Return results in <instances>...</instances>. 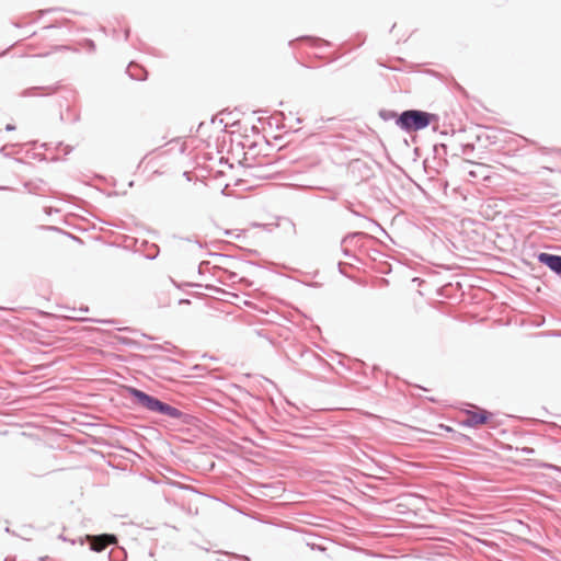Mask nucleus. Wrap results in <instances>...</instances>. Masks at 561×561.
<instances>
[{"label": "nucleus", "instance_id": "a19ab883", "mask_svg": "<svg viewBox=\"0 0 561 561\" xmlns=\"http://www.w3.org/2000/svg\"><path fill=\"white\" fill-rule=\"evenodd\" d=\"M352 214L355 215V216L362 217V215L357 210H355V209H353Z\"/></svg>", "mask_w": 561, "mask_h": 561}, {"label": "nucleus", "instance_id": "a878e982", "mask_svg": "<svg viewBox=\"0 0 561 561\" xmlns=\"http://www.w3.org/2000/svg\"><path fill=\"white\" fill-rule=\"evenodd\" d=\"M454 87L457 91L461 92L462 94L467 95V92L466 90L458 83V82H454Z\"/></svg>", "mask_w": 561, "mask_h": 561}, {"label": "nucleus", "instance_id": "c03bdc74", "mask_svg": "<svg viewBox=\"0 0 561 561\" xmlns=\"http://www.w3.org/2000/svg\"><path fill=\"white\" fill-rule=\"evenodd\" d=\"M236 276H237V274H236V273H230V276H229V277H230L231 279H233Z\"/></svg>", "mask_w": 561, "mask_h": 561}, {"label": "nucleus", "instance_id": "c85d7f7f", "mask_svg": "<svg viewBox=\"0 0 561 561\" xmlns=\"http://www.w3.org/2000/svg\"><path fill=\"white\" fill-rule=\"evenodd\" d=\"M458 442H469L470 440V437L465 435V434H459V438L457 439Z\"/></svg>", "mask_w": 561, "mask_h": 561}, {"label": "nucleus", "instance_id": "de8ad7c7", "mask_svg": "<svg viewBox=\"0 0 561 561\" xmlns=\"http://www.w3.org/2000/svg\"><path fill=\"white\" fill-rule=\"evenodd\" d=\"M59 538L62 540H66L65 536H62V535H60Z\"/></svg>", "mask_w": 561, "mask_h": 561}, {"label": "nucleus", "instance_id": "dca6fc26", "mask_svg": "<svg viewBox=\"0 0 561 561\" xmlns=\"http://www.w3.org/2000/svg\"><path fill=\"white\" fill-rule=\"evenodd\" d=\"M20 146L21 145L19 144H7L0 148V154H2L4 158H11L14 152L9 149H13Z\"/></svg>", "mask_w": 561, "mask_h": 561}, {"label": "nucleus", "instance_id": "39448f33", "mask_svg": "<svg viewBox=\"0 0 561 561\" xmlns=\"http://www.w3.org/2000/svg\"><path fill=\"white\" fill-rule=\"evenodd\" d=\"M85 539L90 543V549L94 552H102L107 546H116L118 543L117 536L108 533L87 535Z\"/></svg>", "mask_w": 561, "mask_h": 561}, {"label": "nucleus", "instance_id": "58836bf2", "mask_svg": "<svg viewBox=\"0 0 561 561\" xmlns=\"http://www.w3.org/2000/svg\"><path fill=\"white\" fill-rule=\"evenodd\" d=\"M56 10H57V9L50 8V9H48V10L43 11V12H42V15H43L44 13L53 12V11H56Z\"/></svg>", "mask_w": 561, "mask_h": 561}, {"label": "nucleus", "instance_id": "bb28decb", "mask_svg": "<svg viewBox=\"0 0 561 561\" xmlns=\"http://www.w3.org/2000/svg\"><path fill=\"white\" fill-rule=\"evenodd\" d=\"M520 451H522V453H524V454H526V455H531V454H534V453H535L534 448H531V447H523V448L520 449Z\"/></svg>", "mask_w": 561, "mask_h": 561}, {"label": "nucleus", "instance_id": "6ab92c4d", "mask_svg": "<svg viewBox=\"0 0 561 561\" xmlns=\"http://www.w3.org/2000/svg\"><path fill=\"white\" fill-rule=\"evenodd\" d=\"M83 47L89 51V53H94L95 49H96V46H95V43L90 39V38H85L83 41Z\"/></svg>", "mask_w": 561, "mask_h": 561}, {"label": "nucleus", "instance_id": "9b49d317", "mask_svg": "<svg viewBox=\"0 0 561 561\" xmlns=\"http://www.w3.org/2000/svg\"><path fill=\"white\" fill-rule=\"evenodd\" d=\"M296 42H309L312 46H319V45L331 46V43L325 39H322L320 37L308 36V35L300 36L296 39H293L288 43V45L294 46V44Z\"/></svg>", "mask_w": 561, "mask_h": 561}, {"label": "nucleus", "instance_id": "79ce46f5", "mask_svg": "<svg viewBox=\"0 0 561 561\" xmlns=\"http://www.w3.org/2000/svg\"><path fill=\"white\" fill-rule=\"evenodd\" d=\"M352 214L355 215V216L362 217V215L357 210H355V209H353Z\"/></svg>", "mask_w": 561, "mask_h": 561}, {"label": "nucleus", "instance_id": "37998d69", "mask_svg": "<svg viewBox=\"0 0 561 561\" xmlns=\"http://www.w3.org/2000/svg\"><path fill=\"white\" fill-rule=\"evenodd\" d=\"M53 27H57V25L56 24H50V25L46 26V28H53Z\"/></svg>", "mask_w": 561, "mask_h": 561}, {"label": "nucleus", "instance_id": "4be33fe9", "mask_svg": "<svg viewBox=\"0 0 561 561\" xmlns=\"http://www.w3.org/2000/svg\"><path fill=\"white\" fill-rule=\"evenodd\" d=\"M224 234L227 237L234 238V239H241L243 237V232H237L236 230H230V229L225 230Z\"/></svg>", "mask_w": 561, "mask_h": 561}, {"label": "nucleus", "instance_id": "7c9ffc66", "mask_svg": "<svg viewBox=\"0 0 561 561\" xmlns=\"http://www.w3.org/2000/svg\"><path fill=\"white\" fill-rule=\"evenodd\" d=\"M44 211L47 214V215H50L53 211L57 213L59 211L57 208H53V207H45L44 208Z\"/></svg>", "mask_w": 561, "mask_h": 561}, {"label": "nucleus", "instance_id": "9d476101", "mask_svg": "<svg viewBox=\"0 0 561 561\" xmlns=\"http://www.w3.org/2000/svg\"><path fill=\"white\" fill-rule=\"evenodd\" d=\"M59 118L61 122L75 124L80 121V114L79 112L75 111L70 105H68L66 107V111L60 112Z\"/></svg>", "mask_w": 561, "mask_h": 561}, {"label": "nucleus", "instance_id": "412c9836", "mask_svg": "<svg viewBox=\"0 0 561 561\" xmlns=\"http://www.w3.org/2000/svg\"><path fill=\"white\" fill-rule=\"evenodd\" d=\"M59 148H64V154L68 156L70 152H72L73 147L70 145H64L61 141L56 144L55 149L58 150Z\"/></svg>", "mask_w": 561, "mask_h": 561}, {"label": "nucleus", "instance_id": "4c0bfd02", "mask_svg": "<svg viewBox=\"0 0 561 561\" xmlns=\"http://www.w3.org/2000/svg\"><path fill=\"white\" fill-rule=\"evenodd\" d=\"M206 289L218 290V288H216L215 286H211V285H206Z\"/></svg>", "mask_w": 561, "mask_h": 561}, {"label": "nucleus", "instance_id": "f8f14e48", "mask_svg": "<svg viewBox=\"0 0 561 561\" xmlns=\"http://www.w3.org/2000/svg\"><path fill=\"white\" fill-rule=\"evenodd\" d=\"M107 557L110 561H126L127 552L123 547L116 545L110 550Z\"/></svg>", "mask_w": 561, "mask_h": 561}, {"label": "nucleus", "instance_id": "7ed1b4c3", "mask_svg": "<svg viewBox=\"0 0 561 561\" xmlns=\"http://www.w3.org/2000/svg\"><path fill=\"white\" fill-rule=\"evenodd\" d=\"M448 147L445 144H436L433 146V156L426 158L423 162L425 172L433 176L442 173L448 165L447 161Z\"/></svg>", "mask_w": 561, "mask_h": 561}, {"label": "nucleus", "instance_id": "6e6552de", "mask_svg": "<svg viewBox=\"0 0 561 561\" xmlns=\"http://www.w3.org/2000/svg\"><path fill=\"white\" fill-rule=\"evenodd\" d=\"M117 340L123 345H126V346H129V347H133V348H136V350H140V351H144V352L161 351V350H163V346L160 345V344H146V343H142L140 341H137V340H134V339H130V337H126V336H118Z\"/></svg>", "mask_w": 561, "mask_h": 561}, {"label": "nucleus", "instance_id": "aec40b11", "mask_svg": "<svg viewBox=\"0 0 561 561\" xmlns=\"http://www.w3.org/2000/svg\"><path fill=\"white\" fill-rule=\"evenodd\" d=\"M460 150H461L462 154H470L474 151V145L473 144L460 145Z\"/></svg>", "mask_w": 561, "mask_h": 561}, {"label": "nucleus", "instance_id": "c756f323", "mask_svg": "<svg viewBox=\"0 0 561 561\" xmlns=\"http://www.w3.org/2000/svg\"><path fill=\"white\" fill-rule=\"evenodd\" d=\"M344 206H345V208H346L348 211H351V213H352V211H353V209H354V208H353V203H351L350 201H345Z\"/></svg>", "mask_w": 561, "mask_h": 561}, {"label": "nucleus", "instance_id": "0eeeda50", "mask_svg": "<svg viewBox=\"0 0 561 561\" xmlns=\"http://www.w3.org/2000/svg\"><path fill=\"white\" fill-rule=\"evenodd\" d=\"M60 88L59 82L47 87H31L22 90L19 95L21 98L53 95L57 93Z\"/></svg>", "mask_w": 561, "mask_h": 561}, {"label": "nucleus", "instance_id": "393cba45", "mask_svg": "<svg viewBox=\"0 0 561 561\" xmlns=\"http://www.w3.org/2000/svg\"><path fill=\"white\" fill-rule=\"evenodd\" d=\"M347 264L346 263H343V262H339L337 263V268H339V272L344 275V276H347V274L345 273L344 271V266H346Z\"/></svg>", "mask_w": 561, "mask_h": 561}, {"label": "nucleus", "instance_id": "49530a36", "mask_svg": "<svg viewBox=\"0 0 561 561\" xmlns=\"http://www.w3.org/2000/svg\"><path fill=\"white\" fill-rule=\"evenodd\" d=\"M440 134L442 135H447L448 133H447V130H443V131H440Z\"/></svg>", "mask_w": 561, "mask_h": 561}, {"label": "nucleus", "instance_id": "4468645a", "mask_svg": "<svg viewBox=\"0 0 561 561\" xmlns=\"http://www.w3.org/2000/svg\"><path fill=\"white\" fill-rule=\"evenodd\" d=\"M300 357L307 362H311V360H314L319 364H322L324 363L325 360L320 356L318 355L316 352H313L312 350L310 348H306L301 353H300Z\"/></svg>", "mask_w": 561, "mask_h": 561}, {"label": "nucleus", "instance_id": "f257e3e1", "mask_svg": "<svg viewBox=\"0 0 561 561\" xmlns=\"http://www.w3.org/2000/svg\"><path fill=\"white\" fill-rule=\"evenodd\" d=\"M125 390L134 405H137L151 413L178 420L182 424H190L192 419L190 414L184 413L178 408L160 400L158 397L147 393L146 391L133 386H126Z\"/></svg>", "mask_w": 561, "mask_h": 561}, {"label": "nucleus", "instance_id": "ea45409f", "mask_svg": "<svg viewBox=\"0 0 561 561\" xmlns=\"http://www.w3.org/2000/svg\"><path fill=\"white\" fill-rule=\"evenodd\" d=\"M186 285L191 286V287H199L201 286L199 284H194V283H187Z\"/></svg>", "mask_w": 561, "mask_h": 561}, {"label": "nucleus", "instance_id": "f03ea898", "mask_svg": "<svg viewBox=\"0 0 561 561\" xmlns=\"http://www.w3.org/2000/svg\"><path fill=\"white\" fill-rule=\"evenodd\" d=\"M439 116L423 110L409 108L399 114L397 126L407 134L423 130L430 125L437 123Z\"/></svg>", "mask_w": 561, "mask_h": 561}, {"label": "nucleus", "instance_id": "a211bd4d", "mask_svg": "<svg viewBox=\"0 0 561 561\" xmlns=\"http://www.w3.org/2000/svg\"><path fill=\"white\" fill-rule=\"evenodd\" d=\"M39 228H41V229H43V230H47V231H56V232H62V233H65V231H64L62 229H60V228H58V227H56V226H45V225H44V226H41ZM66 234H67L68 237H70V238L75 239V240H79V238H77V237L72 236L70 232H66Z\"/></svg>", "mask_w": 561, "mask_h": 561}, {"label": "nucleus", "instance_id": "cd10ccee", "mask_svg": "<svg viewBox=\"0 0 561 561\" xmlns=\"http://www.w3.org/2000/svg\"><path fill=\"white\" fill-rule=\"evenodd\" d=\"M16 129V126L14 124H7L5 127H4V130L5 131H13Z\"/></svg>", "mask_w": 561, "mask_h": 561}, {"label": "nucleus", "instance_id": "c9c22d12", "mask_svg": "<svg viewBox=\"0 0 561 561\" xmlns=\"http://www.w3.org/2000/svg\"><path fill=\"white\" fill-rule=\"evenodd\" d=\"M179 304H180V305H184V304H187V305H188V304H191V301H190L188 299H184V298H182V299H180V300H179Z\"/></svg>", "mask_w": 561, "mask_h": 561}, {"label": "nucleus", "instance_id": "1a4fd4ad", "mask_svg": "<svg viewBox=\"0 0 561 561\" xmlns=\"http://www.w3.org/2000/svg\"><path fill=\"white\" fill-rule=\"evenodd\" d=\"M126 72L133 80L144 81L148 77V71L136 61H130L128 64Z\"/></svg>", "mask_w": 561, "mask_h": 561}, {"label": "nucleus", "instance_id": "f704fd0d", "mask_svg": "<svg viewBox=\"0 0 561 561\" xmlns=\"http://www.w3.org/2000/svg\"><path fill=\"white\" fill-rule=\"evenodd\" d=\"M141 335H142L144 337H146V339L150 340V341H154V340H157V337L151 336V335H148V334H145V333H142Z\"/></svg>", "mask_w": 561, "mask_h": 561}, {"label": "nucleus", "instance_id": "20e7f679", "mask_svg": "<svg viewBox=\"0 0 561 561\" xmlns=\"http://www.w3.org/2000/svg\"><path fill=\"white\" fill-rule=\"evenodd\" d=\"M493 416V413L485 409L478 408L477 410H467L466 417L461 421L463 427L474 428L480 425L486 424Z\"/></svg>", "mask_w": 561, "mask_h": 561}, {"label": "nucleus", "instance_id": "e433bc0d", "mask_svg": "<svg viewBox=\"0 0 561 561\" xmlns=\"http://www.w3.org/2000/svg\"><path fill=\"white\" fill-rule=\"evenodd\" d=\"M119 331H130V332H136V330H131L130 328L128 327H125V328H121L118 329Z\"/></svg>", "mask_w": 561, "mask_h": 561}, {"label": "nucleus", "instance_id": "5701e85b", "mask_svg": "<svg viewBox=\"0 0 561 561\" xmlns=\"http://www.w3.org/2000/svg\"><path fill=\"white\" fill-rule=\"evenodd\" d=\"M474 167L476 169L468 171V175L472 179H478V170L482 169L483 165L481 163H476Z\"/></svg>", "mask_w": 561, "mask_h": 561}, {"label": "nucleus", "instance_id": "b1692460", "mask_svg": "<svg viewBox=\"0 0 561 561\" xmlns=\"http://www.w3.org/2000/svg\"><path fill=\"white\" fill-rule=\"evenodd\" d=\"M342 253L346 257H355V255L351 252V250L344 245H342Z\"/></svg>", "mask_w": 561, "mask_h": 561}, {"label": "nucleus", "instance_id": "a18cd8bd", "mask_svg": "<svg viewBox=\"0 0 561 561\" xmlns=\"http://www.w3.org/2000/svg\"><path fill=\"white\" fill-rule=\"evenodd\" d=\"M48 559H49L48 557H42V558H39V560H41V561H46V560H48Z\"/></svg>", "mask_w": 561, "mask_h": 561}, {"label": "nucleus", "instance_id": "ddd939ff", "mask_svg": "<svg viewBox=\"0 0 561 561\" xmlns=\"http://www.w3.org/2000/svg\"><path fill=\"white\" fill-rule=\"evenodd\" d=\"M366 237H368V234L366 232H362V231L348 232L342 238L341 244L342 245H352V244H355L357 239H362V238H366Z\"/></svg>", "mask_w": 561, "mask_h": 561}, {"label": "nucleus", "instance_id": "2f4dec72", "mask_svg": "<svg viewBox=\"0 0 561 561\" xmlns=\"http://www.w3.org/2000/svg\"><path fill=\"white\" fill-rule=\"evenodd\" d=\"M129 35H130V28L126 27L125 31H124V38H125V41H127L129 38Z\"/></svg>", "mask_w": 561, "mask_h": 561}, {"label": "nucleus", "instance_id": "2eb2a0df", "mask_svg": "<svg viewBox=\"0 0 561 561\" xmlns=\"http://www.w3.org/2000/svg\"><path fill=\"white\" fill-rule=\"evenodd\" d=\"M399 114L398 112L396 111H392V110H380L379 111V117L381 119H383L385 122H388V121H391V119H394V123L397 124V119L399 117Z\"/></svg>", "mask_w": 561, "mask_h": 561}, {"label": "nucleus", "instance_id": "423d86ee", "mask_svg": "<svg viewBox=\"0 0 561 561\" xmlns=\"http://www.w3.org/2000/svg\"><path fill=\"white\" fill-rule=\"evenodd\" d=\"M537 262L548 267L553 274L561 278V255L548 252H539L536 255Z\"/></svg>", "mask_w": 561, "mask_h": 561}, {"label": "nucleus", "instance_id": "72a5a7b5", "mask_svg": "<svg viewBox=\"0 0 561 561\" xmlns=\"http://www.w3.org/2000/svg\"><path fill=\"white\" fill-rule=\"evenodd\" d=\"M41 147H42V148H44L45 150H49V149H50V144H48V142H43V144L41 145Z\"/></svg>", "mask_w": 561, "mask_h": 561}, {"label": "nucleus", "instance_id": "f3484780", "mask_svg": "<svg viewBox=\"0 0 561 561\" xmlns=\"http://www.w3.org/2000/svg\"><path fill=\"white\" fill-rule=\"evenodd\" d=\"M159 255V247L154 243L150 244L148 253L145 254L147 260H154Z\"/></svg>", "mask_w": 561, "mask_h": 561}, {"label": "nucleus", "instance_id": "473e14b6", "mask_svg": "<svg viewBox=\"0 0 561 561\" xmlns=\"http://www.w3.org/2000/svg\"><path fill=\"white\" fill-rule=\"evenodd\" d=\"M94 321L99 322V323H114L115 322L114 320H110V319L94 320Z\"/></svg>", "mask_w": 561, "mask_h": 561}]
</instances>
